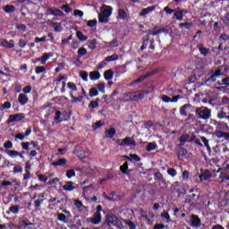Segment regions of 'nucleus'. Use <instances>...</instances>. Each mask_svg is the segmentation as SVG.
<instances>
[{"label":"nucleus","instance_id":"obj_1","mask_svg":"<svg viewBox=\"0 0 229 229\" xmlns=\"http://www.w3.org/2000/svg\"><path fill=\"white\" fill-rule=\"evenodd\" d=\"M195 115L197 119H200L202 121H208V119L212 117V110H210L207 106L196 107Z\"/></svg>","mask_w":229,"mask_h":229},{"label":"nucleus","instance_id":"obj_2","mask_svg":"<svg viewBox=\"0 0 229 229\" xmlns=\"http://www.w3.org/2000/svg\"><path fill=\"white\" fill-rule=\"evenodd\" d=\"M106 223L107 226H115L118 229L123 228V222L115 216V214L109 212L106 215Z\"/></svg>","mask_w":229,"mask_h":229},{"label":"nucleus","instance_id":"obj_3","mask_svg":"<svg viewBox=\"0 0 229 229\" xmlns=\"http://www.w3.org/2000/svg\"><path fill=\"white\" fill-rule=\"evenodd\" d=\"M211 124L216 126V131H229L228 123L225 122H217V120H212Z\"/></svg>","mask_w":229,"mask_h":229},{"label":"nucleus","instance_id":"obj_4","mask_svg":"<svg viewBox=\"0 0 229 229\" xmlns=\"http://www.w3.org/2000/svg\"><path fill=\"white\" fill-rule=\"evenodd\" d=\"M116 144L119 146H123V148L126 146H137V143L135 142V140L131 137H126L123 140L118 139L116 140Z\"/></svg>","mask_w":229,"mask_h":229},{"label":"nucleus","instance_id":"obj_5","mask_svg":"<svg viewBox=\"0 0 229 229\" xmlns=\"http://www.w3.org/2000/svg\"><path fill=\"white\" fill-rule=\"evenodd\" d=\"M64 117H69V113L67 111H64L61 113V111H55V121H56L57 124H60V123H64V121H67V118Z\"/></svg>","mask_w":229,"mask_h":229},{"label":"nucleus","instance_id":"obj_6","mask_svg":"<svg viewBox=\"0 0 229 229\" xmlns=\"http://www.w3.org/2000/svg\"><path fill=\"white\" fill-rule=\"evenodd\" d=\"M157 72H158V70H153L149 72H147L144 75L140 76L131 84L136 85L137 83H140V82L144 81V80H146L147 78H151V76H154V74H157Z\"/></svg>","mask_w":229,"mask_h":229},{"label":"nucleus","instance_id":"obj_7","mask_svg":"<svg viewBox=\"0 0 229 229\" xmlns=\"http://www.w3.org/2000/svg\"><path fill=\"white\" fill-rule=\"evenodd\" d=\"M25 115L22 113L16 114H10L9 119L7 120V124H10L11 123H19L20 121H22L24 119Z\"/></svg>","mask_w":229,"mask_h":229},{"label":"nucleus","instance_id":"obj_8","mask_svg":"<svg viewBox=\"0 0 229 229\" xmlns=\"http://www.w3.org/2000/svg\"><path fill=\"white\" fill-rule=\"evenodd\" d=\"M24 153H26L24 150L21 152H19L17 150H12V149L6 150V154L11 158H15V157H19L20 158H21V160H24Z\"/></svg>","mask_w":229,"mask_h":229},{"label":"nucleus","instance_id":"obj_9","mask_svg":"<svg viewBox=\"0 0 229 229\" xmlns=\"http://www.w3.org/2000/svg\"><path fill=\"white\" fill-rule=\"evenodd\" d=\"M221 69H217L211 76L206 80H204V83H209V82H214L217 81V77L221 76Z\"/></svg>","mask_w":229,"mask_h":229},{"label":"nucleus","instance_id":"obj_10","mask_svg":"<svg viewBox=\"0 0 229 229\" xmlns=\"http://www.w3.org/2000/svg\"><path fill=\"white\" fill-rule=\"evenodd\" d=\"M157 10V5H150L147 8H143L140 12V17H146L148 13H151V12H155Z\"/></svg>","mask_w":229,"mask_h":229},{"label":"nucleus","instance_id":"obj_11","mask_svg":"<svg viewBox=\"0 0 229 229\" xmlns=\"http://www.w3.org/2000/svg\"><path fill=\"white\" fill-rule=\"evenodd\" d=\"M136 101H139V99H144L145 96H148V94H151V91L149 90H138L134 91Z\"/></svg>","mask_w":229,"mask_h":229},{"label":"nucleus","instance_id":"obj_12","mask_svg":"<svg viewBox=\"0 0 229 229\" xmlns=\"http://www.w3.org/2000/svg\"><path fill=\"white\" fill-rule=\"evenodd\" d=\"M193 228H199L201 226V219L196 215H191V225Z\"/></svg>","mask_w":229,"mask_h":229},{"label":"nucleus","instance_id":"obj_13","mask_svg":"<svg viewBox=\"0 0 229 229\" xmlns=\"http://www.w3.org/2000/svg\"><path fill=\"white\" fill-rule=\"evenodd\" d=\"M197 47L202 56H208V54L210 53V48L205 47V45H203V43L197 45Z\"/></svg>","mask_w":229,"mask_h":229},{"label":"nucleus","instance_id":"obj_14","mask_svg":"<svg viewBox=\"0 0 229 229\" xmlns=\"http://www.w3.org/2000/svg\"><path fill=\"white\" fill-rule=\"evenodd\" d=\"M102 7L105 8V9L102 10V11L100 12V13H101L102 15H105V16L107 17V18L110 17V16L112 15V12H113L114 8H113L112 6L106 5V4H103Z\"/></svg>","mask_w":229,"mask_h":229},{"label":"nucleus","instance_id":"obj_15","mask_svg":"<svg viewBox=\"0 0 229 229\" xmlns=\"http://www.w3.org/2000/svg\"><path fill=\"white\" fill-rule=\"evenodd\" d=\"M64 191H66L67 192H72L76 189V186H74V182L72 181H68L65 182V184L63 186Z\"/></svg>","mask_w":229,"mask_h":229},{"label":"nucleus","instance_id":"obj_16","mask_svg":"<svg viewBox=\"0 0 229 229\" xmlns=\"http://www.w3.org/2000/svg\"><path fill=\"white\" fill-rule=\"evenodd\" d=\"M116 19H120V21H128V13H126L124 9H118Z\"/></svg>","mask_w":229,"mask_h":229},{"label":"nucleus","instance_id":"obj_17","mask_svg":"<svg viewBox=\"0 0 229 229\" xmlns=\"http://www.w3.org/2000/svg\"><path fill=\"white\" fill-rule=\"evenodd\" d=\"M135 91L132 92H128L126 94L123 95L124 98V101L125 103H129V101H136V98H135Z\"/></svg>","mask_w":229,"mask_h":229},{"label":"nucleus","instance_id":"obj_18","mask_svg":"<svg viewBox=\"0 0 229 229\" xmlns=\"http://www.w3.org/2000/svg\"><path fill=\"white\" fill-rule=\"evenodd\" d=\"M188 108H192V105H191V104H185V105H183V106H182L180 107L179 112H180V114H181L182 117H187V109H188Z\"/></svg>","mask_w":229,"mask_h":229},{"label":"nucleus","instance_id":"obj_19","mask_svg":"<svg viewBox=\"0 0 229 229\" xmlns=\"http://www.w3.org/2000/svg\"><path fill=\"white\" fill-rule=\"evenodd\" d=\"M1 46L6 47V49H13V47H15V44H13V39H11L10 41L3 39L1 42Z\"/></svg>","mask_w":229,"mask_h":229},{"label":"nucleus","instance_id":"obj_20","mask_svg":"<svg viewBox=\"0 0 229 229\" xmlns=\"http://www.w3.org/2000/svg\"><path fill=\"white\" fill-rule=\"evenodd\" d=\"M66 164L67 159L65 158H60L58 161L52 162V165H54V167H65Z\"/></svg>","mask_w":229,"mask_h":229},{"label":"nucleus","instance_id":"obj_21","mask_svg":"<svg viewBox=\"0 0 229 229\" xmlns=\"http://www.w3.org/2000/svg\"><path fill=\"white\" fill-rule=\"evenodd\" d=\"M29 100L30 99L28 98V96H26L24 93H21L18 97V101L22 106H24V105H26Z\"/></svg>","mask_w":229,"mask_h":229},{"label":"nucleus","instance_id":"obj_22","mask_svg":"<svg viewBox=\"0 0 229 229\" xmlns=\"http://www.w3.org/2000/svg\"><path fill=\"white\" fill-rule=\"evenodd\" d=\"M120 171L123 174L130 175L131 170L128 167V162L123 163V165L120 166Z\"/></svg>","mask_w":229,"mask_h":229},{"label":"nucleus","instance_id":"obj_23","mask_svg":"<svg viewBox=\"0 0 229 229\" xmlns=\"http://www.w3.org/2000/svg\"><path fill=\"white\" fill-rule=\"evenodd\" d=\"M49 12L51 15H54V17H64V12L60 9L50 8Z\"/></svg>","mask_w":229,"mask_h":229},{"label":"nucleus","instance_id":"obj_24","mask_svg":"<svg viewBox=\"0 0 229 229\" xmlns=\"http://www.w3.org/2000/svg\"><path fill=\"white\" fill-rule=\"evenodd\" d=\"M100 78H101V73H99L98 71L89 72V80H91V81H96Z\"/></svg>","mask_w":229,"mask_h":229},{"label":"nucleus","instance_id":"obj_25","mask_svg":"<svg viewBox=\"0 0 229 229\" xmlns=\"http://www.w3.org/2000/svg\"><path fill=\"white\" fill-rule=\"evenodd\" d=\"M196 196L197 195L195 193L191 194L190 199H188L186 201H184V203H188V205H190V207H196Z\"/></svg>","mask_w":229,"mask_h":229},{"label":"nucleus","instance_id":"obj_26","mask_svg":"<svg viewBox=\"0 0 229 229\" xmlns=\"http://www.w3.org/2000/svg\"><path fill=\"white\" fill-rule=\"evenodd\" d=\"M121 41L117 40V38H114L112 41L107 43V47H119V46H121Z\"/></svg>","mask_w":229,"mask_h":229},{"label":"nucleus","instance_id":"obj_27","mask_svg":"<svg viewBox=\"0 0 229 229\" xmlns=\"http://www.w3.org/2000/svg\"><path fill=\"white\" fill-rule=\"evenodd\" d=\"M189 139H191V135L187 133L182 134L179 139L181 146H185V142H189Z\"/></svg>","mask_w":229,"mask_h":229},{"label":"nucleus","instance_id":"obj_28","mask_svg":"<svg viewBox=\"0 0 229 229\" xmlns=\"http://www.w3.org/2000/svg\"><path fill=\"white\" fill-rule=\"evenodd\" d=\"M7 216L10 214H19V205H14L9 208V210L6 211Z\"/></svg>","mask_w":229,"mask_h":229},{"label":"nucleus","instance_id":"obj_29","mask_svg":"<svg viewBox=\"0 0 229 229\" xmlns=\"http://www.w3.org/2000/svg\"><path fill=\"white\" fill-rule=\"evenodd\" d=\"M115 128H110L109 130L106 131V137L107 139H114V137L115 136Z\"/></svg>","mask_w":229,"mask_h":229},{"label":"nucleus","instance_id":"obj_30","mask_svg":"<svg viewBox=\"0 0 229 229\" xmlns=\"http://www.w3.org/2000/svg\"><path fill=\"white\" fill-rule=\"evenodd\" d=\"M51 26H52V28H54V31H55V33L62 32V23H60V22H52Z\"/></svg>","mask_w":229,"mask_h":229},{"label":"nucleus","instance_id":"obj_31","mask_svg":"<svg viewBox=\"0 0 229 229\" xmlns=\"http://www.w3.org/2000/svg\"><path fill=\"white\" fill-rule=\"evenodd\" d=\"M104 78L105 80H106L107 81L110 80H113L114 78V71L112 70H107L104 72Z\"/></svg>","mask_w":229,"mask_h":229},{"label":"nucleus","instance_id":"obj_32","mask_svg":"<svg viewBox=\"0 0 229 229\" xmlns=\"http://www.w3.org/2000/svg\"><path fill=\"white\" fill-rule=\"evenodd\" d=\"M3 10L5 12V13H13V12H15V6L12 4H7L4 6Z\"/></svg>","mask_w":229,"mask_h":229},{"label":"nucleus","instance_id":"obj_33","mask_svg":"<svg viewBox=\"0 0 229 229\" xmlns=\"http://www.w3.org/2000/svg\"><path fill=\"white\" fill-rule=\"evenodd\" d=\"M50 56H53V54H51V53L43 54V55L41 56L42 65H46V63L49 60Z\"/></svg>","mask_w":229,"mask_h":229},{"label":"nucleus","instance_id":"obj_34","mask_svg":"<svg viewBox=\"0 0 229 229\" xmlns=\"http://www.w3.org/2000/svg\"><path fill=\"white\" fill-rule=\"evenodd\" d=\"M30 223V219L28 217H23L20 220L19 225L21 226H18V228H26L27 224Z\"/></svg>","mask_w":229,"mask_h":229},{"label":"nucleus","instance_id":"obj_35","mask_svg":"<svg viewBox=\"0 0 229 229\" xmlns=\"http://www.w3.org/2000/svg\"><path fill=\"white\" fill-rule=\"evenodd\" d=\"M97 44H98V39L96 38L89 39L88 42V47H89V49H96Z\"/></svg>","mask_w":229,"mask_h":229},{"label":"nucleus","instance_id":"obj_36","mask_svg":"<svg viewBox=\"0 0 229 229\" xmlns=\"http://www.w3.org/2000/svg\"><path fill=\"white\" fill-rule=\"evenodd\" d=\"M70 98H72V103H81L83 101V96L74 97V95L70 94Z\"/></svg>","mask_w":229,"mask_h":229},{"label":"nucleus","instance_id":"obj_37","mask_svg":"<svg viewBox=\"0 0 229 229\" xmlns=\"http://www.w3.org/2000/svg\"><path fill=\"white\" fill-rule=\"evenodd\" d=\"M98 22H101L102 24H106L108 22V17L101 14V13H98Z\"/></svg>","mask_w":229,"mask_h":229},{"label":"nucleus","instance_id":"obj_38","mask_svg":"<svg viewBox=\"0 0 229 229\" xmlns=\"http://www.w3.org/2000/svg\"><path fill=\"white\" fill-rule=\"evenodd\" d=\"M93 225H99L101 223V215L94 213V219L91 220Z\"/></svg>","mask_w":229,"mask_h":229},{"label":"nucleus","instance_id":"obj_39","mask_svg":"<svg viewBox=\"0 0 229 229\" xmlns=\"http://www.w3.org/2000/svg\"><path fill=\"white\" fill-rule=\"evenodd\" d=\"M44 204V199H38L34 200V208L36 210H40V206Z\"/></svg>","mask_w":229,"mask_h":229},{"label":"nucleus","instance_id":"obj_40","mask_svg":"<svg viewBox=\"0 0 229 229\" xmlns=\"http://www.w3.org/2000/svg\"><path fill=\"white\" fill-rule=\"evenodd\" d=\"M89 98H96L97 96H99V91H98L97 88H91L89 89Z\"/></svg>","mask_w":229,"mask_h":229},{"label":"nucleus","instance_id":"obj_41","mask_svg":"<svg viewBox=\"0 0 229 229\" xmlns=\"http://www.w3.org/2000/svg\"><path fill=\"white\" fill-rule=\"evenodd\" d=\"M57 221H60L61 223H67V216L63 213L57 214Z\"/></svg>","mask_w":229,"mask_h":229},{"label":"nucleus","instance_id":"obj_42","mask_svg":"<svg viewBox=\"0 0 229 229\" xmlns=\"http://www.w3.org/2000/svg\"><path fill=\"white\" fill-rule=\"evenodd\" d=\"M174 16L175 17L176 21H183V14H182V11H176L174 13Z\"/></svg>","mask_w":229,"mask_h":229},{"label":"nucleus","instance_id":"obj_43","mask_svg":"<svg viewBox=\"0 0 229 229\" xmlns=\"http://www.w3.org/2000/svg\"><path fill=\"white\" fill-rule=\"evenodd\" d=\"M80 76L83 81H89V72L86 71H81Z\"/></svg>","mask_w":229,"mask_h":229},{"label":"nucleus","instance_id":"obj_44","mask_svg":"<svg viewBox=\"0 0 229 229\" xmlns=\"http://www.w3.org/2000/svg\"><path fill=\"white\" fill-rule=\"evenodd\" d=\"M88 106L89 108H98V106H99V98H96L95 101H91Z\"/></svg>","mask_w":229,"mask_h":229},{"label":"nucleus","instance_id":"obj_45","mask_svg":"<svg viewBox=\"0 0 229 229\" xmlns=\"http://www.w3.org/2000/svg\"><path fill=\"white\" fill-rule=\"evenodd\" d=\"M115 60H119V55L116 54L106 57V62H115Z\"/></svg>","mask_w":229,"mask_h":229},{"label":"nucleus","instance_id":"obj_46","mask_svg":"<svg viewBox=\"0 0 229 229\" xmlns=\"http://www.w3.org/2000/svg\"><path fill=\"white\" fill-rule=\"evenodd\" d=\"M77 35V38H79V40H81V42H85V40H87V36L83 35L82 31H77L76 32Z\"/></svg>","mask_w":229,"mask_h":229},{"label":"nucleus","instance_id":"obj_47","mask_svg":"<svg viewBox=\"0 0 229 229\" xmlns=\"http://www.w3.org/2000/svg\"><path fill=\"white\" fill-rule=\"evenodd\" d=\"M67 87L72 90V92H78V87H76L74 82H68Z\"/></svg>","mask_w":229,"mask_h":229},{"label":"nucleus","instance_id":"obj_48","mask_svg":"<svg viewBox=\"0 0 229 229\" xmlns=\"http://www.w3.org/2000/svg\"><path fill=\"white\" fill-rule=\"evenodd\" d=\"M157 146L156 143L150 142L148 144L146 150L148 152H151V151L157 149Z\"/></svg>","mask_w":229,"mask_h":229},{"label":"nucleus","instance_id":"obj_49","mask_svg":"<svg viewBox=\"0 0 229 229\" xmlns=\"http://www.w3.org/2000/svg\"><path fill=\"white\" fill-rule=\"evenodd\" d=\"M200 140L203 142L204 146L207 148L208 151H210V145L208 144V140L205 136L200 137Z\"/></svg>","mask_w":229,"mask_h":229},{"label":"nucleus","instance_id":"obj_50","mask_svg":"<svg viewBox=\"0 0 229 229\" xmlns=\"http://www.w3.org/2000/svg\"><path fill=\"white\" fill-rule=\"evenodd\" d=\"M125 225L129 226V229H137V225L131 220H124Z\"/></svg>","mask_w":229,"mask_h":229},{"label":"nucleus","instance_id":"obj_51","mask_svg":"<svg viewBox=\"0 0 229 229\" xmlns=\"http://www.w3.org/2000/svg\"><path fill=\"white\" fill-rule=\"evenodd\" d=\"M74 176H76V172L74 171V169H70L66 171V177L71 179L73 178Z\"/></svg>","mask_w":229,"mask_h":229},{"label":"nucleus","instance_id":"obj_52","mask_svg":"<svg viewBox=\"0 0 229 229\" xmlns=\"http://www.w3.org/2000/svg\"><path fill=\"white\" fill-rule=\"evenodd\" d=\"M225 133L226 132L225 131H215V135L217 139H225Z\"/></svg>","mask_w":229,"mask_h":229},{"label":"nucleus","instance_id":"obj_53","mask_svg":"<svg viewBox=\"0 0 229 229\" xmlns=\"http://www.w3.org/2000/svg\"><path fill=\"white\" fill-rule=\"evenodd\" d=\"M180 28H184L185 30H191L192 28V22H183L179 24Z\"/></svg>","mask_w":229,"mask_h":229},{"label":"nucleus","instance_id":"obj_54","mask_svg":"<svg viewBox=\"0 0 229 229\" xmlns=\"http://www.w3.org/2000/svg\"><path fill=\"white\" fill-rule=\"evenodd\" d=\"M27 45H28V41H26L23 38L19 39L18 46L19 47H21V49H24V47H26Z\"/></svg>","mask_w":229,"mask_h":229},{"label":"nucleus","instance_id":"obj_55","mask_svg":"<svg viewBox=\"0 0 229 229\" xmlns=\"http://www.w3.org/2000/svg\"><path fill=\"white\" fill-rule=\"evenodd\" d=\"M77 53L79 58H81V56H85V55H87V49L85 47H81Z\"/></svg>","mask_w":229,"mask_h":229},{"label":"nucleus","instance_id":"obj_56","mask_svg":"<svg viewBox=\"0 0 229 229\" xmlns=\"http://www.w3.org/2000/svg\"><path fill=\"white\" fill-rule=\"evenodd\" d=\"M35 72L36 74H42V72H46V66H37Z\"/></svg>","mask_w":229,"mask_h":229},{"label":"nucleus","instance_id":"obj_57","mask_svg":"<svg viewBox=\"0 0 229 229\" xmlns=\"http://www.w3.org/2000/svg\"><path fill=\"white\" fill-rule=\"evenodd\" d=\"M38 174V178L39 180V182H43V183H47V176L42 174Z\"/></svg>","mask_w":229,"mask_h":229},{"label":"nucleus","instance_id":"obj_58","mask_svg":"<svg viewBox=\"0 0 229 229\" xmlns=\"http://www.w3.org/2000/svg\"><path fill=\"white\" fill-rule=\"evenodd\" d=\"M98 90L102 93V94H105V89H106V84H105V82H100V83H98Z\"/></svg>","mask_w":229,"mask_h":229},{"label":"nucleus","instance_id":"obj_59","mask_svg":"<svg viewBox=\"0 0 229 229\" xmlns=\"http://www.w3.org/2000/svg\"><path fill=\"white\" fill-rule=\"evenodd\" d=\"M16 29L18 30V31H20V33L26 32V25H24V24L17 25Z\"/></svg>","mask_w":229,"mask_h":229},{"label":"nucleus","instance_id":"obj_60","mask_svg":"<svg viewBox=\"0 0 229 229\" xmlns=\"http://www.w3.org/2000/svg\"><path fill=\"white\" fill-rule=\"evenodd\" d=\"M187 153V149L183 148H180L178 150L177 157L180 158V157H184V155Z\"/></svg>","mask_w":229,"mask_h":229},{"label":"nucleus","instance_id":"obj_61","mask_svg":"<svg viewBox=\"0 0 229 229\" xmlns=\"http://www.w3.org/2000/svg\"><path fill=\"white\" fill-rule=\"evenodd\" d=\"M13 174H17V173H22V166L21 165H15L13 167Z\"/></svg>","mask_w":229,"mask_h":229},{"label":"nucleus","instance_id":"obj_62","mask_svg":"<svg viewBox=\"0 0 229 229\" xmlns=\"http://www.w3.org/2000/svg\"><path fill=\"white\" fill-rule=\"evenodd\" d=\"M167 173L170 176H172V178H174V176H176L177 173H176V169L174 168H170L167 170Z\"/></svg>","mask_w":229,"mask_h":229},{"label":"nucleus","instance_id":"obj_63","mask_svg":"<svg viewBox=\"0 0 229 229\" xmlns=\"http://www.w3.org/2000/svg\"><path fill=\"white\" fill-rule=\"evenodd\" d=\"M102 126L103 123H101V121H98L92 125V128L93 130H99V128H101Z\"/></svg>","mask_w":229,"mask_h":229},{"label":"nucleus","instance_id":"obj_64","mask_svg":"<svg viewBox=\"0 0 229 229\" xmlns=\"http://www.w3.org/2000/svg\"><path fill=\"white\" fill-rule=\"evenodd\" d=\"M220 85H225V87H229V77L222 79Z\"/></svg>","mask_w":229,"mask_h":229}]
</instances>
